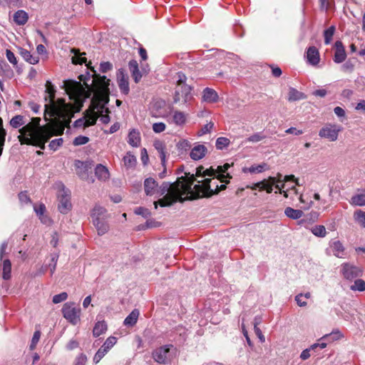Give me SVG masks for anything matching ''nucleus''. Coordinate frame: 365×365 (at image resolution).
<instances>
[{
    "label": "nucleus",
    "mask_w": 365,
    "mask_h": 365,
    "mask_svg": "<svg viewBox=\"0 0 365 365\" xmlns=\"http://www.w3.org/2000/svg\"><path fill=\"white\" fill-rule=\"evenodd\" d=\"M192 176L178 177L175 182H163L159 188H157V192L160 196L163 197L154 202L155 208H158V205L160 207L171 206L176 202H183L185 198L183 195H186L188 198H198L205 197V190L202 187V185L196 184L192 187Z\"/></svg>",
    "instance_id": "1"
},
{
    "label": "nucleus",
    "mask_w": 365,
    "mask_h": 365,
    "mask_svg": "<svg viewBox=\"0 0 365 365\" xmlns=\"http://www.w3.org/2000/svg\"><path fill=\"white\" fill-rule=\"evenodd\" d=\"M45 86L44 101L48 103L44 106L45 120H49L47 118V115H48L49 117H55L58 120L62 121L64 125H69L74 113L81 110V106L67 103L63 98H58L55 101L56 91L54 85L50 81H47Z\"/></svg>",
    "instance_id": "2"
},
{
    "label": "nucleus",
    "mask_w": 365,
    "mask_h": 365,
    "mask_svg": "<svg viewBox=\"0 0 365 365\" xmlns=\"http://www.w3.org/2000/svg\"><path fill=\"white\" fill-rule=\"evenodd\" d=\"M54 135L53 126L47 123L37 129L34 137L19 135L18 139L21 145H29L38 147L41 150L45 149V144Z\"/></svg>",
    "instance_id": "3"
},
{
    "label": "nucleus",
    "mask_w": 365,
    "mask_h": 365,
    "mask_svg": "<svg viewBox=\"0 0 365 365\" xmlns=\"http://www.w3.org/2000/svg\"><path fill=\"white\" fill-rule=\"evenodd\" d=\"M184 173L185 175L183 177L192 176L193 180L192 179V187H193L196 184L202 185V187L205 190V170L203 166H200L196 168L195 174H190V173L185 172L184 165H180L178 168L176 170L177 175H180Z\"/></svg>",
    "instance_id": "4"
},
{
    "label": "nucleus",
    "mask_w": 365,
    "mask_h": 365,
    "mask_svg": "<svg viewBox=\"0 0 365 365\" xmlns=\"http://www.w3.org/2000/svg\"><path fill=\"white\" fill-rule=\"evenodd\" d=\"M63 317L73 325L80 321V309L75 306L74 302H66L61 309Z\"/></svg>",
    "instance_id": "5"
},
{
    "label": "nucleus",
    "mask_w": 365,
    "mask_h": 365,
    "mask_svg": "<svg viewBox=\"0 0 365 365\" xmlns=\"http://www.w3.org/2000/svg\"><path fill=\"white\" fill-rule=\"evenodd\" d=\"M91 70L94 73L93 83L95 85L96 92L100 95L108 96L110 94L109 86L110 80L107 78L106 76L97 74L93 68Z\"/></svg>",
    "instance_id": "6"
},
{
    "label": "nucleus",
    "mask_w": 365,
    "mask_h": 365,
    "mask_svg": "<svg viewBox=\"0 0 365 365\" xmlns=\"http://www.w3.org/2000/svg\"><path fill=\"white\" fill-rule=\"evenodd\" d=\"M61 88L65 90L71 99L76 100L81 96L83 86L79 81L70 79L63 81Z\"/></svg>",
    "instance_id": "7"
},
{
    "label": "nucleus",
    "mask_w": 365,
    "mask_h": 365,
    "mask_svg": "<svg viewBox=\"0 0 365 365\" xmlns=\"http://www.w3.org/2000/svg\"><path fill=\"white\" fill-rule=\"evenodd\" d=\"M192 98L191 87L186 83L177 84L174 94V103H180L185 104Z\"/></svg>",
    "instance_id": "8"
},
{
    "label": "nucleus",
    "mask_w": 365,
    "mask_h": 365,
    "mask_svg": "<svg viewBox=\"0 0 365 365\" xmlns=\"http://www.w3.org/2000/svg\"><path fill=\"white\" fill-rule=\"evenodd\" d=\"M173 348L172 344H167L156 349L152 354L153 359L159 364L169 363L172 359L170 349Z\"/></svg>",
    "instance_id": "9"
},
{
    "label": "nucleus",
    "mask_w": 365,
    "mask_h": 365,
    "mask_svg": "<svg viewBox=\"0 0 365 365\" xmlns=\"http://www.w3.org/2000/svg\"><path fill=\"white\" fill-rule=\"evenodd\" d=\"M341 130V125L335 124H327L319 132L321 138H327L331 141H335L338 138L339 133Z\"/></svg>",
    "instance_id": "10"
},
{
    "label": "nucleus",
    "mask_w": 365,
    "mask_h": 365,
    "mask_svg": "<svg viewBox=\"0 0 365 365\" xmlns=\"http://www.w3.org/2000/svg\"><path fill=\"white\" fill-rule=\"evenodd\" d=\"M117 338L115 336H109L105 341L103 344L97 351L93 356V361L97 364L103 357L109 351V350L116 344Z\"/></svg>",
    "instance_id": "11"
},
{
    "label": "nucleus",
    "mask_w": 365,
    "mask_h": 365,
    "mask_svg": "<svg viewBox=\"0 0 365 365\" xmlns=\"http://www.w3.org/2000/svg\"><path fill=\"white\" fill-rule=\"evenodd\" d=\"M341 272L345 279L352 280L362 276L363 270L354 264L344 263L342 264Z\"/></svg>",
    "instance_id": "12"
},
{
    "label": "nucleus",
    "mask_w": 365,
    "mask_h": 365,
    "mask_svg": "<svg viewBox=\"0 0 365 365\" xmlns=\"http://www.w3.org/2000/svg\"><path fill=\"white\" fill-rule=\"evenodd\" d=\"M117 82L121 93L128 95L130 92L128 76L123 68L117 71Z\"/></svg>",
    "instance_id": "13"
},
{
    "label": "nucleus",
    "mask_w": 365,
    "mask_h": 365,
    "mask_svg": "<svg viewBox=\"0 0 365 365\" xmlns=\"http://www.w3.org/2000/svg\"><path fill=\"white\" fill-rule=\"evenodd\" d=\"M58 210L63 214L68 213L72 207L69 192L63 189L61 194L58 196Z\"/></svg>",
    "instance_id": "14"
},
{
    "label": "nucleus",
    "mask_w": 365,
    "mask_h": 365,
    "mask_svg": "<svg viewBox=\"0 0 365 365\" xmlns=\"http://www.w3.org/2000/svg\"><path fill=\"white\" fill-rule=\"evenodd\" d=\"M230 167V164L225 163L222 166H218L217 170L216 171L214 170L212 168H207V176H213L214 178H217L221 182H225L224 178L226 177L230 178L229 174H227L226 176L225 175V173L227 172Z\"/></svg>",
    "instance_id": "15"
},
{
    "label": "nucleus",
    "mask_w": 365,
    "mask_h": 365,
    "mask_svg": "<svg viewBox=\"0 0 365 365\" xmlns=\"http://www.w3.org/2000/svg\"><path fill=\"white\" fill-rule=\"evenodd\" d=\"M346 54L342 42L340 41H336L334 61L336 63H342L346 59Z\"/></svg>",
    "instance_id": "16"
},
{
    "label": "nucleus",
    "mask_w": 365,
    "mask_h": 365,
    "mask_svg": "<svg viewBox=\"0 0 365 365\" xmlns=\"http://www.w3.org/2000/svg\"><path fill=\"white\" fill-rule=\"evenodd\" d=\"M158 187V182L153 178H148L144 181V190L146 195H153L157 192Z\"/></svg>",
    "instance_id": "17"
},
{
    "label": "nucleus",
    "mask_w": 365,
    "mask_h": 365,
    "mask_svg": "<svg viewBox=\"0 0 365 365\" xmlns=\"http://www.w3.org/2000/svg\"><path fill=\"white\" fill-rule=\"evenodd\" d=\"M128 67L135 83H138L142 78V73L139 70L137 61L130 60L128 63Z\"/></svg>",
    "instance_id": "18"
},
{
    "label": "nucleus",
    "mask_w": 365,
    "mask_h": 365,
    "mask_svg": "<svg viewBox=\"0 0 365 365\" xmlns=\"http://www.w3.org/2000/svg\"><path fill=\"white\" fill-rule=\"evenodd\" d=\"M307 61L313 65L316 66L319 62V53L318 49L314 46H310L307 51Z\"/></svg>",
    "instance_id": "19"
},
{
    "label": "nucleus",
    "mask_w": 365,
    "mask_h": 365,
    "mask_svg": "<svg viewBox=\"0 0 365 365\" xmlns=\"http://www.w3.org/2000/svg\"><path fill=\"white\" fill-rule=\"evenodd\" d=\"M106 220L107 219H95L93 220V224L96 228L99 235H103L109 230V225Z\"/></svg>",
    "instance_id": "20"
},
{
    "label": "nucleus",
    "mask_w": 365,
    "mask_h": 365,
    "mask_svg": "<svg viewBox=\"0 0 365 365\" xmlns=\"http://www.w3.org/2000/svg\"><path fill=\"white\" fill-rule=\"evenodd\" d=\"M19 54L21 56L30 64H36L39 61V57L38 56H33L31 52L24 48H19Z\"/></svg>",
    "instance_id": "21"
},
{
    "label": "nucleus",
    "mask_w": 365,
    "mask_h": 365,
    "mask_svg": "<svg viewBox=\"0 0 365 365\" xmlns=\"http://www.w3.org/2000/svg\"><path fill=\"white\" fill-rule=\"evenodd\" d=\"M14 21L19 26L25 25L29 20L28 14L24 10H18L13 16Z\"/></svg>",
    "instance_id": "22"
},
{
    "label": "nucleus",
    "mask_w": 365,
    "mask_h": 365,
    "mask_svg": "<svg viewBox=\"0 0 365 365\" xmlns=\"http://www.w3.org/2000/svg\"><path fill=\"white\" fill-rule=\"evenodd\" d=\"M0 75L8 79L12 78L14 76L13 69L6 61L0 62Z\"/></svg>",
    "instance_id": "23"
},
{
    "label": "nucleus",
    "mask_w": 365,
    "mask_h": 365,
    "mask_svg": "<svg viewBox=\"0 0 365 365\" xmlns=\"http://www.w3.org/2000/svg\"><path fill=\"white\" fill-rule=\"evenodd\" d=\"M91 217L93 220L95 219H107L108 215L106 209L100 205H96L91 211Z\"/></svg>",
    "instance_id": "24"
},
{
    "label": "nucleus",
    "mask_w": 365,
    "mask_h": 365,
    "mask_svg": "<svg viewBox=\"0 0 365 365\" xmlns=\"http://www.w3.org/2000/svg\"><path fill=\"white\" fill-rule=\"evenodd\" d=\"M75 166L78 170H79L77 171L78 175L81 179H83V180L86 179V178L88 177V168L87 163L76 160L75 161Z\"/></svg>",
    "instance_id": "25"
},
{
    "label": "nucleus",
    "mask_w": 365,
    "mask_h": 365,
    "mask_svg": "<svg viewBox=\"0 0 365 365\" xmlns=\"http://www.w3.org/2000/svg\"><path fill=\"white\" fill-rule=\"evenodd\" d=\"M307 96L299 91H297L296 88L290 87L289 89L288 93V98L287 100L290 102L297 101L299 100L306 99Z\"/></svg>",
    "instance_id": "26"
},
{
    "label": "nucleus",
    "mask_w": 365,
    "mask_h": 365,
    "mask_svg": "<svg viewBox=\"0 0 365 365\" xmlns=\"http://www.w3.org/2000/svg\"><path fill=\"white\" fill-rule=\"evenodd\" d=\"M205 148L202 145L195 146L190 151V156L194 160H197L204 157Z\"/></svg>",
    "instance_id": "27"
},
{
    "label": "nucleus",
    "mask_w": 365,
    "mask_h": 365,
    "mask_svg": "<svg viewBox=\"0 0 365 365\" xmlns=\"http://www.w3.org/2000/svg\"><path fill=\"white\" fill-rule=\"evenodd\" d=\"M128 143L133 147H138L140 143V136L138 130L132 129L128 133Z\"/></svg>",
    "instance_id": "28"
},
{
    "label": "nucleus",
    "mask_w": 365,
    "mask_h": 365,
    "mask_svg": "<svg viewBox=\"0 0 365 365\" xmlns=\"http://www.w3.org/2000/svg\"><path fill=\"white\" fill-rule=\"evenodd\" d=\"M107 324L104 320L97 322L93 329V336L98 337L101 336L107 331Z\"/></svg>",
    "instance_id": "29"
},
{
    "label": "nucleus",
    "mask_w": 365,
    "mask_h": 365,
    "mask_svg": "<svg viewBox=\"0 0 365 365\" xmlns=\"http://www.w3.org/2000/svg\"><path fill=\"white\" fill-rule=\"evenodd\" d=\"M96 176L100 180H106L109 178V172L106 167L98 164L95 168Z\"/></svg>",
    "instance_id": "30"
},
{
    "label": "nucleus",
    "mask_w": 365,
    "mask_h": 365,
    "mask_svg": "<svg viewBox=\"0 0 365 365\" xmlns=\"http://www.w3.org/2000/svg\"><path fill=\"white\" fill-rule=\"evenodd\" d=\"M140 312L138 309H134L129 315L125 319L124 324L125 326L133 327L134 326L138 321V318L139 317Z\"/></svg>",
    "instance_id": "31"
},
{
    "label": "nucleus",
    "mask_w": 365,
    "mask_h": 365,
    "mask_svg": "<svg viewBox=\"0 0 365 365\" xmlns=\"http://www.w3.org/2000/svg\"><path fill=\"white\" fill-rule=\"evenodd\" d=\"M350 203L355 206H365V190L353 195L350 200Z\"/></svg>",
    "instance_id": "32"
},
{
    "label": "nucleus",
    "mask_w": 365,
    "mask_h": 365,
    "mask_svg": "<svg viewBox=\"0 0 365 365\" xmlns=\"http://www.w3.org/2000/svg\"><path fill=\"white\" fill-rule=\"evenodd\" d=\"M19 132L21 133L20 135L27 136V137H34L36 132H37V129L34 127L32 123H28L21 128L19 130Z\"/></svg>",
    "instance_id": "33"
},
{
    "label": "nucleus",
    "mask_w": 365,
    "mask_h": 365,
    "mask_svg": "<svg viewBox=\"0 0 365 365\" xmlns=\"http://www.w3.org/2000/svg\"><path fill=\"white\" fill-rule=\"evenodd\" d=\"M2 269V277L5 280H8L11 277V263L8 259H4L1 265Z\"/></svg>",
    "instance_id": "34"
},
{
    "label": "nucleus",
    "mask_w": 365,
    "mask_h": 365,
    "mask_svg": "<svg viewBox=\"0 0 365 365\" xmlns=\"http://www.w3.org/2000/svg\"><path fill=\"white\" fill-rule=\"evenodd\" d=\"M225 185H221L220 187L216 185L215 188H212V180L207 178V198L211 197L214 194H217L220 190H225Z\"/></svg>",
    "instance_id": "35"
},
{
    "label": "nucleus",
    "mask_w": 365,
    "mask_h": 365,
    "mask_svg": "<svg viewBox=\"0 0 365 365\" xmlns=\"http://www.w3.org/2000/svg\"><path fill=\"white\" fill-rule=\"evenodd\" d=\"M284 214L287 217L293 220H298L304 215V212L302 210H295L290 207L285 208Z\"/></svg>",
    "instance_id": "36"
},
{
    "label": "nucleus",
    "mask_w": 365,
    "mask_h": 365,
    "mask_svg": "<svg viewBox=\"0 0 365 365\" xmlns=\"http://www.w3.org/2000/svg\"><path fill=\"white\" fill-rule=\"evenodd\" d=\"M334 255L337 257H343L344 252V247L342 243L339 241H334L331 245Z\"/></svg>",
    "instance_id": "37"
},
{
    "label": "nucleus",
    "mask_w": 365,
    "mask_h": 365,
    "mask_svg": "<svg viewBox=\"0 0 365 365\" xmlns=\"http://www.w3.org/2000/svg\"><path fill=\"white\" fill-rule=\"evenodd\" d=\"M96 122V118L95 117L91 118V120H86L84 118H81L74 122L73 126L75 128L88 127L94 125Z\"/></svg>",
    "instance_id": "38"
},
{
    "label": "nucleus",
    "mask_w": 365,
    "mask_h": 365,
    "mask_svg": "<svg viewBox=\"0 0 365 365\" xmlns=\"http://www.w3.org/2000/svg\"><path fill=\"white\" fill-rule=\"evenodd\" d=\"M165 106V101L163 100L156 101L153 106V116L159 117L162 115L160 109L164 108Z\"/></svg>",
    "instance_id": "39"
},
{
    "label": "nucleus",
    "mask_w": 365,
    "mask_h": 365,
    "mask_svg": "<svg viewBox=\"0 0 365 365\" xmlns=\"http://www.w3.org/2000/svg\"><path fill=\"white\" fill-rule=\"evenodd\" d=\"M224 53L222 51L214 48L207 50V61L212 58H215L216 61H220L222 59Z\"/></svg>",
    "instance_id": "40"
},
{
    "label": "nucleus",
    "mask_w": 365,
    "mask_h": 365,
    "mask_svg": "<svg viewBox=\"0 0 365 365\" xmlns=\"http://www.w3.org/2000/svg\"><path fill=\"white\" fill-rule=\"evenodd\" d=\"M123 162L125 167L128 168H134L136 164V158L130 152H128L123 158Z\"/></svg>",
    "instance_id": "41"
},
{
    "label": "nucleus",
    "mask_w": 365,
    "mask_h": 365,
    "mask_svg": "<svg viewBox=\"0 0 365 365\" xmlns=\"http://www.w3.org/2000/svg\"><path fill=\"white\" fill-rule=\"evenodd\" d=\"M267 168V165L266 163H262L257 165H252L249 168H243V172H250L251 173H259L264 171Z\"/></svg>",
    "instance_id": "42"
},
{
    "label": "nucleus",
    "mask_w": 365,
    "mask_h": 365,
    "mask_svg": "<svg viewBox=\"0 0 365 365\" xmlns=\"http://www.w3.org/2000/svg\"><path fill=\"white\" fill-rule=\"evenodd\" d=\"M354 220L361 227L365 228V211L359 210L354 213Z\"/></svg>",
    "instance_id": "43"
},
{
    "label": "nucleus",
    "mask_w": 365,
    "mask_h": 365,
    "mask_svg": "<svg viewBox=\"0 0 365 365\" xmlns=\"http://www.w3.org/2000/svg\"><path fill=\"white\" fill-rule=\"evenodd\" d=\"M24 118L23 115H16L14 116L10 120V125L14 128H18L20 126L25 124V121L24 120Z\"/></svg>",
    "instance_id": "44"
},
{
    "label": "nucleus",
    "mask_w": 365,
    "mask_h": 365,
    "mask_svg": "<svg viewBox=\"0 0 365 365\" xmlns=\"http://www.w3.org/2000/svg\"><path fill=\"white\" fill-rule=\"evenodd\" d=\"M277 182V180L274 177H269L268 181L265 180V183L260 187V190H265L267 193H271L273 190L272 186Z\"/></svg>",
    "instance_id": "45"
},
{
    "label": "nucleus",
    "mask_w": 365,
    "mask_h": 365,
    "mask_svg": "<svg viewBox=\"0 0 365 365\" xmlns=\"http://www.w3.org/2000/svg\"><path fill=\"white\" fill-rule=\"evenodd\" d=\"M218 100L217 93L214 89L207 87V103H216Z\"/></svg>",
    "instance_id": "46"
},
{
    "label": "nucleus",
    "mask_w": 365,
    "mask_h": 365,
    "mask_svg": "<svg viewBox=\"0 0 365 365\" xmlns=\"http://www.w3.org/2000/svg\"><path fill=\"white\" fill-rule=\"evenodd\" d=\"M74 53V56L72 57V63L73 64H83L86 63V58L82 56V55H85V53H83L82 54L80 53V52L76 50L72 51Z\"/></svg>",
    "instance_id": "47"
},
{
    "label": "nucleus",
    "mask_w": 365,
    "mask_h": 365,
    "mask_svg": "<svg viewBox=\"0 0 365 365\" xmlns=\"http://www.w3.org/2000/svg\"><path fill=\"white\" fill-rule=\"evenodd\" d=\"M335 32V26H331L329 29H326L324 32V43L328 45L331 43L332 37Z\"/></svg>",
    "instance_id": "48"
},
{
    "label": "nucleus",
    "mask_w": 365,
    "mask_h": 365,
    "mask_svg": "<svg viewBox=\"0 0 365 365\" xmlns=\"http://www.w3.org/2000/svg\"><path fill=\"white\" fill-rule=\"evenodd\" d=\"M177 148L180 154H183L191 148L190 143L187 140H181L177 144Z\"/></svg>",
    "instance_id": "49"
},
{
    "label": "nucleus",
    "mask_w": 365,
    "mask_h": 365,
    "mask_svg": "<svg viewBox=\"0 0 365 365\" xmlns=\"http://www.w3.org/2000/svg\"><path fill=\"white\" fill-rule=\"evenodd\" d=\"M352 291L363 292L365 290V281L361 279H356L354 284L350 286Z\"/></svg>",
    "instance_id": "50"
},
{
    "label": "nucleus",
    "mask_w": 365,
    "mask_h": 365,
    "mask_svg": "<svg viewBox=\"0 0 365 365\" xmlns=\"http://www.w3.org/2000/svg\"><path fill=\"white\" fill-rule=\"evenodd\" d=\"M312 232L317 237H324L326 236L327 231L324 225H316L312 228Z\"/></svg>",
    "instance_id": "51"
},
{
    "label": "nucleus",
    "mask_w": 365,
    "mask_h": 365,
    "mask_svg": "<svg viewBox=\"0 0 365 365\" xmlns=\"http://www.w3.org/2000/svg\"><path fill=\"white\" fill-rule=\"evenodd\" d=\"M173 121L176 125H181L185 123V115L184 113L175 111L173 115Z\"/></svg>",
    "instance_id": "52"
},
{
    "label": "nucleus",
    "mask_w": 365,
    "mask_h": 365,
    "mask_svg": "<svg viewBox=\"0 0 365 365\" xmlns=\"http://www.w3.org/2000/svg\"><path fill=\"white\" fill-rule=\"evenodd\" d=\"M230 140L225 137H220L216 140L215 146L218 150H222L230 144Z\"/></svg>",
    "instance_id": "53"
},
{
    "label": "nucleus",
    "mask_w": 365,
    "mask_h": 365,
    "mask_svg": "<svg viewBox=\"0 0 365 365\" xmlns=\"http://www.w3.org/2000/svg\"><path fill=\"white\" fill-rule=\"evenodd\" d=\"M58 259V253L51 254V262L48 264V267L50 269L51 274H53L56 270Z\"/></svg>",
    "instance_id": "54"
},
{
    "label": "nucleus",
    "mask_w": 365,
    "mask_h": 365,
    "mask_svg": "<svg viewBox=\"0 0 365 365\" xmlns=\"http://www.w3.org/2000/svg\"><path fill=\"white\" fill-rule=\"evenodd\" d=\"M341 337H343V334L339 330H336L333 331L329 334L324 335L323 337L321 338V340L328 339L331 341H335L341 339Z\"/></svg>",
    "instance_id": "55"
},
{
    "label": "nucleus",
    "mask_w": 365,
    "mask_h": 365,
    "mask_svg": "<svg viewBox=\"0 0 365 365\" xmlns=\"http://www.w3.org/2000/svg\"><path fill=\"white\" fill-rule=\"evenodd\" d=\"M356 60L349 59L341 66V69L344 72L351 73L354 71L355 66Z\"/></svg>",
    "instance_id": "56"
},
{
    "label": "nucleus",
    "mask_w": 365,
    "mask_h": 365,
    "mask_svg": "<svg viewBox=\"0 0 365 365\" xmlns=\"http://www.w3.org/2000/svg\"><path fill=\"white\" fill-rule=\"evenodd\" d=\"M282 175L280 173L277 174L278 178V182H288V181H294L297 185L300 186L301 184L299 182L298 179L295 178L294 175H285L284 178V180H282Z\"/></svg>",
    "instance_id": "57"
},
{
    "label": "nucleus",
    "mask_w": 365,
    "mask_h": 365,
    "mask_svg": "<svg viewBox=\"0 0 365 365\" xmlns=\"http://www.w3.org/2000/svg\"><path fill=\"white\" fill-rule=\"evenodd\" d=\"M63 138H56V139L52 140L50 142L48 147L51 150L56 151L63 145Z\"/></svg>",
    "instance_id": "58"
},
{
    "label": "nucleus",
    "mask_w": 365,
    "mask_h": 365,
    "mask_svg": "<svg viewBox=\"0 0 365 365\" xmlns=\"http://www.w3.org/2000/svg\"><path fill=\"white\" fill-rule=\"evenodd\" d=\"M318 213L317 212H311L309 215H306L304 218L301 220L299 223L303 224L307 222H314L318 218Z\"/></svg>",
    "instance_id": "59"
},
{
    "label": "nucleus",
    "mask_w": 365,
    "mask_h": 365,
    "mask_svg": "<svg viewBox=\"0 0 365 365\" xmlns=\"http://www.w3.org/2000/svg\"><path fill=\"white\" fill-rule=\"evenodd\" d=\"M89 141V138L84 135H78L76 137L73 141V144L76 146L83 145Z\"/></svg>",
    "instance_id": "60"
},
{
    "label": "nucleus",
    "mask_w": 365,
    "mask_h": 365,
    "mask_svg": "<svg viewBox=\"0 0 365 365\" xmlns=\"http://www.w3.org/2000/svg\"><path fill=\"white\" fill-rule=\"evenodd\" d=\"M135 213L143 216L144 218H148L151 215L150 210L148 208L138 207L135 208Z\"/></svg>",
    "instance_id": "61"
},
{
    "label": "nucleus",
    "mask_w": 365,
    "mask_h": 365,
    "mask_svg": "<svg viewBox=\"0 0 365 365\" xmlns=\"http://www.w3.org/2000/svg\"><path fill=\"white\" fill-rule=\"evenodd\" d=\"M68 298V294L65 292H61L58 294H56L53 297L52 302L54 304H58L60 302H64Z\"/></svg>",
    "instance_id": "62"
},
{
    "label": "nucleus",
    "mask_w": 365,
    "mask_h": 365,
    "mask_svg": "<svg viewBox=\"0 0 365 365\" xmlns=\"http://www.w3.org/2000/svg\"><path fill=\"white\" fill-rule=\"evenodd\" d=\"M41 336L40 331H36L33 335L31 344H30V349L33 350L36 348V344H38L39 339Z\"/></svg>",
    "instance_id": "63"
},
{
    "label": "nucleus",
    "mask_w": 365,
    "mask_h": 365,
    "mask_svg": "<svg viewBox=\"0 0 365 365\" xmlns=\"http://www.w3.org/2000/svg\"><path fill=\"white\" fill-rule=\"evenodd\" d=\"M87 356L84 354H79L75 359L74 365H86Z\"/></svg>",
    "instance_id": "64"
}]
</instances>
